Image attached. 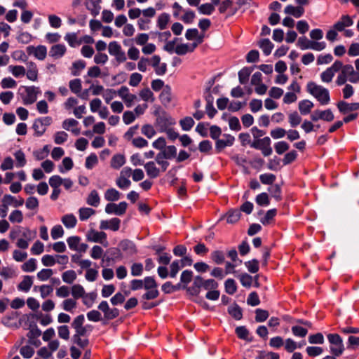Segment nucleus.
Returning a JSON list of instances; mask_svg holds the SVG:
<instances>
[{"mask_svg": "<svg viewBox=\"0 0 359 359\" xmlns=\"http://www.w3.org/2000/svg\"><path fill=\"white\" fill-rule=\"evenodd\" d=\"M347 81L352 83H359V72H355L351 65H344L341 62L340 73L336 79L335 83L340 86L346 84Z\"/></svg>", "mask_w": 359, "mask_h": 359, "instance_id": "nucleus-1", "label": "nucleus"}, {"mask_svg": "<svg viewBox=\"0 0 359 359\" xmlns=\"http://www.w3.org/2000/svg\"><path fill=\"white\" fill-rule=\"evenodd\" d=\"M307 92L314 97L321 105H327L330 102L329 90L313 81L306 84Z\"/></svg>", "mask_w": 359, "mask_h": 359, "instance_id": "nucleus-2", "label": "nucleus"}, {"mask_svg": "<svg viewBox=\"0 0 359 359\" xmlns=\"http://www.w3.org/2000/svg\"><path fill=\"white\" fill-rule=\"evenodd\" d=\"M327 339L330 343V352L336 357L340 356L344 351V346L341 337L338 334H329Z\"/></svg>", "mask_w": 359, "mask_h": 359, "instance_id": "nucleus-3", "label": "nucleus"}, {"mask_svg": "<svg viewBox=\"0 0 359 359\" xmlns=\"http://www.w3.org/2000/svg\"><path fill=\"white\" fill-rule=\"evenodd\" d=\"M158 123L161 126V131H165L170 140L174 141L179 137L178 133L169 126L174 125L175 121L171 118H161L158 119Z\"/></svg>", "mask_w": 359, "mask_h": 359, "instance_id": "nucleus-4", "label": "nucleus"}, {"mask_svg": "<svg viewBox=\"0 0 359 359\" xmlns=\"http://www.w3.org/2000/svg\"><path fill=\"white\" fill-rule=\"evenodd\" d=\"M117 95L127 107H131L138 100L137 96L131 93L129 88L124 86L117 90Z\"/></svg>", "mask_w": 359, "mask_h": 359, "instance_id": "nucleus-5", "label": "nucleus"}, {"mask_svg": "<svg viewBox=\"0 0 359 359\" xmlns=\"http://www.w3.org/2000/svg\"><path fill=\"white\" fill-rule=\"evenodd\" d=\"M22 93L23 103L26 105L33 104L37 99V95L40 93L39 88L36 86L24 87Z\"/></svg>", "mask_w": 359, "mask_h": 359, "instance_id": "nucleus-6", "label": "nucleus"}, {"mask_svg": "<svg viewBox=\"0 0 359 359\" xmlns=\"http://www.w3.org/2000/svg\"><path fill=\"white\" fill-rule=\"evenodd\" d=\"M271 143V139L269 137H265L262 139H259L253 142L251 144V147L261 150L264 156H268L272 154Z\"/></svg>", "mask_w": 359, "mask_h": 359, "instance_id": "nucleus-7", "label": "nucleus"}, {"mask_svg": "<svg viewBox=\"0 0 359 359\" xmlns=\"http://www.w3.org/2000/svg\"><path fill=\"white\" fill-rule=\"evenodd\" d=\"M341 67V62L339 60L335 61L331 67L327 68L324 72L320 74V79L323 83H330L336 72L340 70Z\"/></svg>", "mask_w": 359, "mask_h": 359, "instance_id": "nucleus-8", "label": "nucleus"}, {"mask_svg": "<svg viewBox=\"0 0 359 359\" xmlns=\"http://www.w3.org/2000/svg\"><path fill=\"white\" fill-rule=\"evenodd\" d=\"M86 239L90 242L99 243L105 248L109 245V243L107 240V234L104 231H97L94 229H90L86 233Z\"/></svg>", "mask_w": 359, "mask_h": 359, "instance_id": "nucleus-9", "label": "nucleus"}, {"mask_svg": "<svg viewBox=\"0 0 359 359\" xmlns=\"http://www.w3.org/2000/svg\"><path fill=\"white\" fill-rule=\"evenodd\" d=\"M67 243L70 250L80 253H84L88 248L86 243L81 242V238L77 236H72L67 239Z\"/></svg>", "mask_w": 359, "mask_h": 359, "instance_id": "nucleus-10", "label": "nucleus"}, {"mask_svg": "<svg viewBox=\"0 0 359 359\" xmlns=\"http://www.w3.org/2000/svg\"><path fill=\"white\" fill-rule=\"evenodd\" d=\"M128 204L125 201H122L118 204L109 203L105 206V212L107 214H114L116 215H123L126 213Z\"/></svg>", "mask_w": 359, "mask_h": 359, "instance_id": "nucleus-11", "label": "nucleus"}, {"mask_svg": "<svg viewBox=\"0 0 359 359\" xmlns=\"http://www.w3.org/2000/svg\"><path fill=\"white\" fill-rule=\"evenodd\" d=\"M159 55H155L150 58V65L154 69L155 73L158 76L164 75L167 72V65L161 62Z\"/></svg>", "mask_w": 359, "mask_h": 359, "instance_id": "nucleus-12", "label": "nucleus"}, {"mask_svg": "<svg viewBox=\"0 0 359 359\" xmlns=\"http://www.w3.org/2000/svg\"><path fill=\"white\" fill-rule=\"evenodd\" d=\"M98 309L103 312L104 318L107 320L114 319L119 315L118 310L116 308L111 309L106 301H102Z\"/></svg>", "mask_w": 359, "mask_h": 359, "instance_id": "nucleus-13", "label": "nucleus"}, {"mask_svg": "<svg viewBox=\"0 0 359 359\" xmlns=\"http://www.w3.org/2000/svg\"><path fill=\"white\" fill-rule=\"evenodd\" d=\"M27 52L29 55H33L39 60H43L47 55V48L43 45L29 46L27 47Z\"/></svg>", "mask_w": 359, "mask_h": 359, "instance_id": "nucleus-14", "label": "nucleus"}, {"mask_svg": "<svg viewBox=\"0 0 359 359\" xmlns=\"http://www.w3.org/2000/svg\"><path fill=\"white\" fill-rule=\"evenodd\" d=\"M334 118V114L330 109H326L324 111L316 110L311 115V118L313 121H316L319 119L326 121H332Z\"/></svg>", "mask_w": 359, "mask_h": 359, "instance_id": "nucleus-15", "label": "nucleus"}, {"mask_svg": "<svg viewBox=\"0 0 359 359\" xmlns=\"http://www.w3.org/2000/svg\"><path fill=\"white\" fill-rule=\"evenodd\" d=\"M121 220L117 217L111 218L109 220H102L100 224V229L102 230L110 229L116 231L119 229Z\"/></svg>", "mask_w": 359, "mask_h": 359, "instance_id": "nucleus-16", "label": "nucleus"}, {"mask_svg": "<svg viewBox=\"0 0 359 359\" xmlns=\"http://www.w3.org/2000/svg\"><path fill=\"white\" fill-rule=\"evenodd\" d=\"M353 25V19L348 15H343L339 20L336 22L333 27L338 32H343L346 27Z\"/></svg>", "mask_w": 359, "mask_h": 359, "instance_id": "nucleus-17", "label": "nucleus"}, {"mask_svg": "<svg viewBox=\"0 0 359 359\" xmlns=\"http://www.w3.org/2000/svg\"><path fill=\"white\" fill-rule=\"evenodd\" d=\"M202 42V40L200 39L198 42H195L193 43H182L179 44L175 47V52L177 55H185L189 52H193L194 49L198 46L199 43Z\"/></svg>", "mask_w": 359, "mask_h": 359, "instance_id": "nucleus-18", "label": "nucleus"}, {"mask_svg": "<svg viewBox=\"0 0 359 359\" xmlns=\"http://www.w3.org/2000/svg\"><path fill=\"white\" fill-rule=\"evenodd\" d=\"M339 111L345 114L350 111L359 110V102L348 103L344 101H339L337 103Z\"/></svg>", "mask_w": 359, "mask_h": 359, "instance_id": "nucleus-19", "label": "nucleus"}, {"mask_svg": "<svg viewBox=\"0 0 359 359\" xmlns=\"http://www.w3.org/2000/svg\"><path fill=\"white\" fill-rule=\"evenodd\" d=\"M38 67L35 62L32 61L27 62L25 75L29 80L36 81L38 80Z\"/></svg>", "mask_w": 359, "mask_h": 359, "instance_id": "nucleus-20", "label": "nucleus"}, {"mask_svg": "<svg viewBox=\"0 0 359 359\" xmlns=\"http://www.w3.org/2000/svg\"><path fill=\"white\" fill-rule=\"evenodd\" d=\"M78 125L79 122L74 118H67L62 122V128L65 130L71 131L75 135H78L80 133Z\"/></svg>", "mask_w": 359, "mask_h": 359, "instance_id": "nucleus-21", "label": "nucleus"}, {"mask_svg": "<svg viewBox=\"0 0 359 359\" xmlns=\"http://www.w3.org/2000/svg\"><path fill=\"white\" fill-rule=\"evenodd\" d=\"M67 48L64 44L53 45L49 51V55L55 59L62 57L66 53Z\"/></svg>", "mask_w": 359, "mask_h": 359, "instance_id": "nucleus-22", "label": "nucleus"}, {"mask_svg": "<svg viewBox=\"0 0 359 359\" xmlns=\"http://www.w3.org/2000/svg\"><path fill=\"white\" fill-rule=\"evenodd\" d=\"M147 175L151 178H156L161 173V169L157 168L154 161H149L144 165Z\"/></svg>", "mask_w": 359, "mask_h": 359, "instance_id": "nucleus-23", "label": "nucleus"}, {"mask_svg": "<svg viewBox=\"0 0 359 359\" xmlns=\"http://www.w3.org/2000/svg\"><path fill=\"white\" fill-rule=\"evenodd\" d=\"M121 249L129 255H133L137 252L136 246L133 242L129 240H123L120 242Z\"/></svg>", "mask_w": 359, "mask_h": 359, "instance_id": "nucleus-24", "label": "nucleus"}, {"mask_svg": "<svg viewBox=\"0 0 359 359\" xmlns=\"http://www.w3.org/2000/svg\"><path fill=\"white\" fill-rule=\"evenodd\" d=\"M235 139L230 135H225L224 138L217 140L216 142V149L220 151L226 147L231 146Z\"/></svg>", "mask_w": 359, "mask_h": 359, "instance_id": "nucleus-25", "label": "nucleus"}, {"mask_svg": "<svg viewBox=\"0 0 359 359\" xmlns=\"http://www.w3.org/2000/svg\"><path fill=\"white\" fill-rule=\"evenodd\" d=\"M2 202L6 203L8 205H13V207L17 208L22 206L25 201L22 198H15L11 195L6 194L3 197Z\"/></svg>", "mask_w": 359, "mask_h": 359, "instance_id": "nucleus-26", "label": "nucleus"}, {"mask_svg": "<svg viewBox=\"0 0 359 359\" xmlns=\"http://www.w3.org/2000/svg\"><path fill=\"white\" fill-rule=\"evenodd\" d=\"M61 222L66 228L73 229L76 225L77 219L73 214H67L61 218Z\"/></svg>", "mask_w": 359, "mask_h": 359, "instance_id": "nucleus-27", "label": "nucleus"}, {"mask_svg": "<svg viewBox=\"0 0 359 359\" xmlns=\"http://www.w3.org/2000/svg\"><path fill=\"white\" fill-rule=\"evenodd\" d=\"M286 14L293 15L294 18H300L304 13V9L302 6H293L288 5L285 8L284 10Z\"/></svg>", "mask_w": 359, "mask_h": 359, "instance_id": "nucleus-28", "label": "nucleus"}, {"mask_svg": "<svg viewBox=\"0 0 359 359\" xmlns=\"http://www.w3.org/2000/svg\"><path fill=\"white\" fill-rule=\"evenodd\" d=\"M313 103L309 100H303L299 102L298 109L302 115H306L310 113L313 107Z\"/></svg>", "mask_w": 359, "mask_h": 359, "instance_id": "nucleus-29", "label": "nucleus"}, {"mask_svg": "<svg viewBox=\"0 0 359 359\" xmlns=\"http://www.w3.org/2000/svg\"><path fill=\"white\" fill-rule=\"evenodd\" d=\"M8 69L15 78L22 77L26 73V68L22 65H10Z\"/></svg>", "mask_w": 359, "mask_h": 359, "instance_id": "nucleus-30", "label": "nucleus"}, {"mask_svg": "<svg viewBox=\"0 0 359 359\" xmlns=\"http://www.w3.org/2000/svg\"><path fill=\"white\" fill-rule=\"evenodd\" d=\"M33 284L32 278L29 276H24L22 280L18 285V289L20 291L27 292Z\"/></svg>", "mask_w": 359, "mask_h": 359, "instance_id": "nucleus-31", "label": "nucleus"}, {"mask_svg": "<svg viewBox=\"0 0 359 359\" xmlns=\"http://www.w3.org/2000/svg\"><path fill=\"white\" fill-rule=\"evenodd\" d=\"M121 196V194L114 188L108 189L104 193L105 200L109 202L118 201Z\"/></svg>", "mask_w": 359, "mask_h": 359, "instance_id": "nucleus-32", "label": "nucleus"}, {"mask_svg": "<svg viewBox=\"0 0 359 359\" xmlns=\"http://www.w3.org/2000/svg\"><path fill=\"white\" fill-rule=\"evenodd\" d=\"M86 203L91 206L97 207L100 203V198L98 192L96 190L90 191L86 198Z\"/></svg>", "mask_w": 359, "mask_h": 359, "instance_id": "nucleus-33", "label": "nucleus"}, {"mask_svg": "<svg viewBox=\"0 0 359 359\" xmlns=\"http://www.w3.org/2000/svg\"><path fill=\"white\" fill-rule=\"evenodd\" d=\"M160 100L163 104H168L172 100L171 88L165 86L160 95Z\"/></svg>", "mask_w": 359, "mask_h": 359, "instance_id": "nucleus-34", "label": "nucleus"}, {"mask_svg": "<svg viewBox=\"0 0 359 359\" xmlns=\"http://www.w3.org/2000/svg\"><path fill=\"white\" fill-rule=\"evenodd\" d=\"M126 163V158L123 154H116L111 160V166L114 169H119Z\"/></svg>", "mask_w": 359, "mask_h": 359, "instance_id": "nucleus-35", "label": "nucleus"}, {"mask_svg": "<svg viewBox=\"0 0 359 359\" xmlns=\"http://www.w3.org/2000/svg\"><path fill=\"white\" fill-rule=\"evenodd\" d=\"M204 280L201 276H196L194 278L193 286L189 288V291L191 294H198L200 287H203Z\"/></svg>", "mask_w": 359, "mask_h": 359, "instance_id": "nucleus-36", "label": "nucleus"}, {"mask_svg": "<svg viewBox=\"0 0 359 359\" xmlns=\"http://www.w3.org/2000/svg\"><path fill=\"white\" fill-rule=\"evenodd\" d=\"M259 46L266 55H270L273 48V44L268 39L261 40L259 43Z\"/></svg>", "mask_w": 359, "mask_h": 359, "instance_id": "nucleus-37", "label": "nucleus"}, {"mask_svg": "<svg viewBox=\"0 0 359 359\" xmlns=\"http://www.w3.org/2000/svg\"><path fill=\"white\" fill-rule=\"evenodd\" d=\"M139 96L144 102H153L155 100L154 93L148 88L141 90L139 93Z\"/></svg>", "mask_w": 359, "mask_h": 359, "instance_id": "nucleus-38", "label": "nucleus"}, {"mask_svg": "<svg viewBox=\"0 0 359 359\" xmlns=\"http://www.w3.org/2000/svg\"><path fill=\"white\" fill-rule=\"evenodd\" d=\"M34 318L39 322L43 326H46L50 324L53 321L52 317L49 314H43L42 313H37L34 315Z\"/></svg>", "mask_w": 359, "mask_h": 359, "instance_id": "nucleus-39", "label": "nucleus"}, {"mask_svg": "<svg viewBox=\"0 0 359 359\" xmlns=\"http://www.w3.org/2000/svg\"><path fill=\"white\" fill-rule=\"evenodd\" d=\"M86 62L83 60H79L75 61L72 64L71 72L73 76H79L81 72L85 68Z\"/></svg>", "mask_w": 359, "mask_h": 359, "instance_id": "nucleus-40", "label": "nucleus"}, {"mask_svg": "<svg viewBox=\"0 0 359 359\" xmlns=\"http://www.w3.org/2000/svg\"><path fill=\"white\" fill-rule=\"evenodd\" d=\"M71 292L75 299L82 298L86 294L83 287L79 284L74 285L71 288Z\"/></svg>", "mask_w": 359, "mask_h": 359, "instance_id": "nucleus-41", "label": "nucleus"}, {"mask_svg": "<svg viewBox=\"0 0 359 359\" xmlns=\"http://www.w3.org/2000/svg\"><path fill=\"white\" fill-rule=\"evenodd\" d=\"M241 212L238 210H231L226 213V222L229 224L237 222L241 217Z\"/></svg>", "mask_w": 359, "mask_h": 359, "instance_id": "nucleus-42", "label": "nucleus"}, {"mask_svg": "<svg viewBox=\"0 0 359 359\" xmlns=\"http://www.w3.org/2000/svg\"><path fill=\"white\" fill-rule=\"evenodd\" d=\"M36 260L31 258L22 265L21 269L25 272H33L36 269Z\"/></svg>", "mask_w": 359, "mask_h": 359, "instance_id": "nucleus-43", "label": "nucleus"}, {"mask_svg": "<svg viewBox=\"0 0 359 359\" xmlns=\"http://www.w3.org/2000/svg\"><path fill=\"white\" fill-rule=\"evenodd\" d=\"M97 296V294L95 292H92L87 294L86 293L82 297L83 304L86 305L88 308L93 306Z\"/></svg>", "mask_w": 359, "mask_h": 359, "instance_id": "nucleus-44", "label": "nucleus"}, {"mask_svg": "<svg viewBox=\"0 0 359 359\" xmlns=\"http://www.w3.org/2000/svg\"><path fill=\"white\" fill-rule=\"evenodd\" d=\"M73 165L74 163L72 159L69 157H65L62 161V165L58 167L59 171L61 173H64L70 170L73 168Z\"/></svg>", "mask_w": 359, "mask_h": 359, "instance_id": "nucleus-45", "label": "nucleus"}, {"mask_svg": "<svg viewBox=\"0 0 359 359\" xmlns=\"http://www.w3.org/2000/svg\"><path fill=\"white\" fill-rule=\"evenodd\" d=\"M86 6L94 17L97 15L101 10L99 3L95 0H92L90 3H86Z\"/></svg>", "mask_w": 359, "mask_h": 359, "instance_id": "nucleus-46", "label": "nucleus"}, {"mask_svg": "<svg viewBox=\"0 0 359 359\" xmlns=\"http://www.w3.org/2000/svg\"><path fill=\"white\" fill-rule=\"evenodd\" d=\"M61 306L65 311L72 312L76 307V301L72 298L66 299L62 302Z\"/></svg>", "mask_w": 359, "mask_h": 359, "instance_id": "nucleus-47", "label": "nucleus"}, {"mask_svg": "<svg viewBox=\"0 0 359 359\" xmlns=\"http://www.w3.org/2000/svg\"><path fill=\"white\" fill-rule=\"evenodd\" d=\"M252 73V69L248 67H244L238 72L239 82L241 84H245L248 82L249 76Z\"/></svg>", "mask_w": 359, "mask_h": 359, "instance_id": "nucleus-48", "label": "nucleus"}, {"mask_svg": "<svg viewBox=\"0 0 359 359\" xmlns=\"http://www.w3.org/2000/svg\"><path fill=\"white\" fill-rule=\"evenodd\" d=\"M76 273L74 270H68L62 274V279L63 282L72 284L76 279Z\"/></svg>", "mask_w": 359, "mask_h": 359, "instance_id": "nucleus-49", "label": "nucleus"}, {"mask_svg": "<svg viewBox=\"0 0 359 359\" xmlns=\"http://www.w3.org/2000/svg\"><path fill=\"white\" fill-rule=\"evenodd\" d=\"M14 157L16 161V167L22 168L26 165L27 161L24 152L21 150H18L14 153Z\"/></svg>", "mask_w": 359, "mask_h": 359, "instance_id": "nucleus-50", "label": "nucleus"}, {"mask_svg": "<svg viewBox=\"0 0 359 359\" xmlns=\"http://www.w3.org/2000/svg\"><path fill=\"white\" fill-rule=\"evenodd\" d=\"M161 153L166 159H171L177 156V148L173 145L165 146Z\"/></svg>", "mask_w": 359, "mask_h": 359, "instance_id": "nucleus-51", "label": "nucleus"}, {"mask_svg": "<svg viewBox=\"0 0 359 359\" xmlns=\"http://www.w3.org/2000/svg\"><path fill=\"white\" fill-rule=\"evenodd\" d=\"M170 20V15L168 13H163L159 15L157 20V26L161 30L166 28L167 25Z\"/></svg>", "mask_w": 359, "mask_h": 359, "instance_id": "nucleus-52", "label": "nucleus"}, {"mask_svg": "<svg viewBox=\"0 0 359 359\" xmlns=\"http://www.w3.org/2000/svg\"><path fill=\"white\" fill-rule=\"evenodd\" d=\"M95 211L90 208H81L79 210V219L81 221L88 219L90 216L93 215Z\"/></svg>", "mask_w": 359, "mask_h": 359, "instance_id": "nucleus-53", "label": "nucleus"}, {"mask_svg": "<svg viewBox=\"0 0 359 359\" xmlns=\"http://www.w3.org/2000/svg\"><path fill=\"white\" fill-rule=\"evenodd\" d=\"M198 11L201 14L210 15L215 11V7L210 3H205L199 6Z\"/></svg>", "mask_w": 359, "mask_h": 359, "instance_id": "nucleus-54", "label": "nucleus"}, {"mask_svg": "<svg viewBox=\"0 0 359 359\" xmlns=\"http://www.w3.org/2000/svg\"><path fill=\"white\" fill-rule=\"evenodd\" d=\"M228 311L236 320H241L242 318V310L237 304L230 306L228 309Z\"/></svg>", "mask_w": 359, "mask_h": 359, "instance_id": "nucleus-55", "label": "nucleus"}, {"mask_svg": "<svg viewBox=\"0 0 359 359\" xmlns=\"http://www.w3.org/2000/svg\"><path fill=\"white\" fill-rule=\"evenodd\" d=\"M236 276L240 280L241 283L243 286L246 287H250L252 284V277L249 274L244 273L238 275H236Z\"/></svg>", "mask_w": 359, "mask_h": 359, "instance_id": "nucleus-56", "label": "nucleus"}, {"mask_svg": "<svg viewBox=\"0 0 359 359\" xmlns=\"http://www.w3.org/2000/svg\"><path fill=\"white\" fill-rule=\"evenodd\" d=\"M225 291L229 294H233L237 290V285L233 279L229 278L224 283Z\"/></svg>", "mask_w": 359, "mask_h": 359, "instance_id": "nucleus-57", "label": "nucleus"}, {"mask_svg": "<svg viewBox=\"0 0 359 359\" xmlns=\"http://www.w3.org/2000/svg\"><path fill=\"white\" fill-rule=\"evenodd\" d=\"M183 267L180 260L177 259L173 261L170 265V276L171 278L176 277L177 273Z\"/></svg>", "mask_w": 359, "mask_h": 359, "instance_id": "nucleus-58", "label": "nucleus"}, {"mask_svg": "<svg viewBox=\"0 0 359 359\" xmlns=\"http://www.w3.org/2000/svg\"><path fill=\"white\" fill-rule=\"evenodd\" d=\"M195 18H196L195 13L190 9H187V10L184 11V15L180 18V19L185 24H191L194 22Z\"/></svg>", "mask_w": 359, "mask_h": 359, "instance_id": "nucleus-59", "label": "nucleus"}, {"mask_svg": "<svg viewBox=\"0 0 359 359\" xmlns=\"http://www.w3.org/2000/svg\"><path fill=\"white\" fill-rule=\"evenodd\" d=\"M8 219L11 223H21L23 220V214L22 211L15 210L11 212Z\"/></svg>", "mask_w": 359, "mask_h": 359, "instance_id": "nucleus-60", "label": "nucleus"}, {"mask_svg": "<svg viewBox=\"0 0 359 359\" xmlns=\"http://www.w3.org/2000/svg\"><path fill=\"white\" fill-rule=\"evenodd\" d=\"M53 275V271L50 269H43L37 273V278L41 281L48 280Z\"/></svg>", "mask_w": 359, "mask_h": 359, "instance_id": "nucleus-61", "label": "nucleus"}, {"mask_svg": "<svg viewBox=\"0 0 359 359\" xmlns=\"http://www.w3.org/2000/svg\"><path fill=\"white\" fill-rule=\"evenodd\" d=\"M165 159H166L165 156H163L161 151L159 152L155 157L156 163L161 166V170L163 172L165 171L169 166V163Z\"/></svg>", "mask_w": 359, "mask_h": 359, "instance_id": "nucleus-62", "label": "nucleus"}, {"mask_svg": "<svg viewBox=\"0 0 359 359\" xmlns=\"http://www.w3.org/2000/svg\"><path fill=\"white\" fill-rule=\"evenodd\" d=\"M68 138V134L65 131L56 132L53 135L54 142L57 144L65 143Z\"/></svg>", "mask_w": 359, "mask_h": 359, "instance_id": "nucleus-63", "label": "nucleus"}, {"mask_svg": "<svg viewBox=\"0 0 359 359\" xmlns=\"http://www.w3.org/2000/svg\"><path fill=\"white\" fill-rule=\"evenodd\" d=\"M116 96H118L117 90H115L114 89L108 88L102 93V97L105 102L107 104H109L110 102Z\"/></svg>", "mask_w": 359, "mask_h": 359, "instance_id": "nucleus-64", "label": "nucleus"}]
</instances>
